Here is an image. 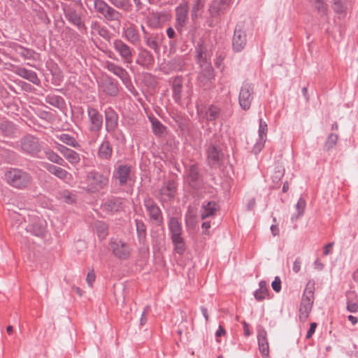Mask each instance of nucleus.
I'll list each match as a JSON object with an SVG mask.
<instances>
[{
    "label": "nucleus",
    "mask_w": 358,
    "mask_h": 358,
    "mask_svg": "<svg viewBox=\"0 0 358 358\" xmlns=\"http://www.w3.org/2000/svg\"><path fill=\"white\" fill-rule=\"evenodd\" d=\"M94 0L95 12L100 14L105 20L116 24L110 27L114 30H119L122 13L120 11L130 12L133 5L131 0Z\"/></svg>",
    "instance_id": "nucleus-1"
},
{
    "label": "nucleus",
    "mask_w": 358,
    "mask_h": 358,
    "mask_svg": "<svg viewBox=\"0 0 358 358\" xmlns=\"http://www.w3.org/2000/svg\"><path fill=\"white\" fill-rule=\"evenodd\" d=\"M87 138L89 143L92 145L95 143L100 137L103 125V117L96 108L90 105L87 106Z\"/></svg>",
    "instance_id": "nucleus-2"
},
{
    "label": "nucleus",
    "mask_w": 358,
    "mask_h": 358,
    "mask_svg": "<svg viewBox=\"0 0 358 358\" xmlns=\"http://www.w3.org/2000/svg\"><path fill=\"white\" fill-rule=\"evenodd\" d=\"M4 176L9 185L18 189L27 188L32 180V178L29 173L17 168L9 169L5 172Z\"/></svg>",
    "instance_id": "nucleus-3"
},
{
    "label": "nucleus",
    "mask_w": 358,
    "mask_h": 358,
    "mask_svg": "<svg viewBox=\"0 0 358 358\" xmlns=\"http://www.w3.org/2000/svg\"><path fill=\"white\" fill-rule=\"evenodd\" d=\"M20 146L22 153L33 157L43 159L42 152L44 148L38 138L27 134L20 140Z\"/></svg>",
    "instance_id": "nucleus-4"
},
{
    "label": "nucleus",
    "mask_w": 358,
    "mask_h": 358,
    "mask_svg": "<svg viewBox=\"0 0 358 358\" xmlns=\"http://www.w3.org/2000/svg\"><path fill=\"white\" fill-rule=\"evenodd\" d=\"M16 220L19 224L28 222L29 224L26 226L25 229L27 231L31 233L33 235L41 237L44 235L46 228V222L44 220L34 215H27L26 217L24 215H16Z\"/></svg>",
    "instance_id": "nucleus-5"
},
{
    "label": "nucleus",
    "mask_w": 358,
    "mask_h": 358,
    "mask_svg": "<svg viewBox=\"0 0 358 358\" xmlns=\"http://www.w3.org/2000/svg\"><path fill=\"white\" fill-rule=\"evenodd\" d=\"M206 160L208 165L213 169L219 168L224 158V153L217 141H210L206 145Z\"/></svg>",
    "instance_id": "nucleus-6"
},
{
    "label": "nucleus",
    "mask_w": 358,
    "mask_h": 358,
    "mask_svg": "<svg viewBox=\"0 0 358 358\" xmlns=\"http://www.w3.org/2000/svg\"><path fill=\"white\" fill-rule=\"evenodd\" d=\"M314 283L310 284L309 282L304 290L301 298L299 308V318L301 321H305L310 313L314 302Z\"/></svg>",
    "instance_id": "nucleus-7"
},
{
    "label": "nucleus",
    "mask_w": 358,
    "mask_h": 358,
    "mask_svg": "<svg viewBox=\"0 0 358 358\" xmlns=\"http://www.w3.org/2000/svg\"><path fill=\"white\" fill-rule=\"evenodd\" d=\"M143 205L148 213L150 222L157 227L163 226V213L155 200L152 197L146 196L143 199Z\"/></svg>",
    "instance_id": "nucleus-8"
},
{
    "label": "nucleus",
    "mask_w": 358,
    "mask_h": 358,
    "mask_svg": "<svg viewBox=\"0 0 358 358\" xmlns=\"http://www.w3.org/2000/svg\"><path fill=\"white\" fill-rule=\"evenodd\" d=\"M112 46L127 66L131 64L135 53V50L132 47L120 38L113 40Z\"/></svg>",
    "instance_id": "nucleus-9"
},
{
    "label": "nucleus",
    "mask_w": 358,
    "mask_h": 358,
    "mask_svg": "<svg viewBox=\"0 0 358 358\" xmlns=\"http://www.w3.org/2000/svg\"><path fill=\"white\" fill-rule=\"evenodd\" d=\"M255 88L252 83L244 82L240 89L238 103L241 109L245 111L250 108L254 99Z\"/></svg>",
    "instance_id": "nucleus-10"
},
{
    "label": "nucleus",
    "mask_w": 358,
    "mask_h": 358,
    "mask_svg": "<svg viewBox=\"0 0 358 358\" xmlns=\"http://www.w3.org/2000/svg\"><path fill=\"white\" fill-rule=\"evenodd\" d=\"M86 181L89 190L92 192H96L108 185V178L100 172L92 171L87 173Z\"/></svg>",
    "instance_id": "nucleus-11"
},
{
    "label": "nucleus",
    "mask_w": 358,
    "mask_h": 358,
    "mask_svg": "<svg viewBox=\"0 0 358 358\" xmlns=\"http://www.w3.org/2000/svg\"><path fill=\"white\" fill-rule=\"evenodd\" d=\"M174 27L180 34L184 32L188 20L189 6L187 2L180 3L176 8Z\"/></svg>",
    "instance_id": "nucleus-12"
},
{
    "label": "nucleus",
    "mask_w": 358,
    "mask_h": 358,
    "mask_svg": "<svg viewBox=\"0 0 358 358\" xmlns=\"http://www.w3.org/2000/svg\"><path fill=\"white\" fill-rule=\"evenodd\" d=\"M110 247L113 254L118 259L125 260L129 258L131 254L130 247L124 242L119 239L110 241Z\"/></svg>",
    "instance_id": "nucleus-13"
},
{
    "label": "nucleus",
    "mask_w": 358,
    "mask_h": 358,
    "mask_svg": "<svg viewBox=\"0 0 358 358\" xmlns=\"http://www.w3.org/2000/svg\"><path fill=\"white\" fill-rule=\"evenodd\" d=\"M64 13L66 20L76 26L80 32L83 33L87 31V27L84 21L75 8L71 7L67 8L64 10Z\"/></svg>",
    "instance_id": "nucleus-14"
},
{
    "label": "nucleus",
    "mask_w": 358,
    "mask_h": 358,
    "mask_svg": "<svg viewBox=\"0 0 358 358\" xmlns=\"http://www.w3.org/2000/svg\"><path fill=\"white\" fill-rule=\"evenodd\" d=\"M105 129L106 131H113L114 129H117L119 125V115L111 106L105 108Z\"/></svg>",
    "instance_id": "nucleus-15"
},
{
    "label": "nucleus",
    "mask_w": 358,
    "mask_h": 358,
    "mask_svg": "<svg viewBox=\"0 0 358 358\" xmlns=\"http://www.w3.org/2000/svg\"><path fill=\"white\" fill-rule=\"evenodd\" d=\"M164 39V36L161 32H152L143 37L145 44L158 54L160 52L161 45Z\"/></svg>",
    "instance_id": "nucleus-16"
},
{
    "label": "nucleus",
    "mask_w": 358,
    "mask_h": 358,
    "mask_svg": "<svg viewBox=\"0 0 358 358\" xmlns=\"http://www.w3.org/2000/svg\"><path fill=\"white\" fill-rule=\"evenodd\" d=\"M187 181L189 185L195 189H199L202 186V176L196 164L190 165L187 170Z\"/></svg>",
    "instance_id": "nucleus-17"
},
{
    "label": "nucleus",
    "mask_w": 358,
    "mask_h": 358,
    "mask_svg": "<svg viewBox=\"0 0 358 358\" xmlns=\"http://www.w3.org/2000/svg\"><path fill=\"white\" fill-rule=\"evenodd\" d=\"M131 166L127 164L119 165L113 172V178L118 181L119 185L122 187L127 185L131 176Z\"/></svg>",
    "instance_id": "nucleus-18"
},
{
    "label": "nucleus",
    "mask_w": 358,
    "mask_h": 358,
    "mask_svg": "<svg viewBox=\"0 0 358 358\" xmlns=\"http://www.w3.org/2000/svg\"><path fill=\"white\" fill-rule=\"evenodd\" d=\"M247 43L245 32L237 27L235 28L232 38V48L234 51L239 52L242 51Z\"/></svg>",
    "instance_id": "nucleus-19"
},
{
    "label": "nucleus",
    "mask_w": 358,
    "mask_h": 358,
    "mask_svg": "<svg viewBox=\"0 0 358 358\" xmlns=\"http://www.w3.org/2000/svg\"><path fill=\"white\" fill-rule=\"evenodd\" d=\"M113 152V145L106 136L98 148L97 157L101 160H109L112 157Z\"/></svg>",
    "instance_id": "nucleus-20"
},
{
    "label": "nucleus",
    "mask_w": 358,
    "mask_h": 358,
    "mask_svg": "<svg viewBox=\"0 0 358 358\" xmlns=\"http://www.w3.org/2000/svg\"><path fill=\"white\" fill-rule=\"evenodd\" d=\"M100 87L103 92L109 96H116L119 93L117 81L112 77H108L104 79L101 82Z\"/></svg>",
    "instance_id": "nucleus-21"
},
{
    "label": "nucleus",
    "mask_w": 358,
    "mask_h": 358,
    "mask_svg": "<svg viewBox=\"0 0 358 358\" xmlns=\"http://www.w3.org/2000/svg\"><path fill=\"white\" fill-rule=\"evenodd\" d=\"M268 131L267 123L262 118L259 119V141L256 143L254 146V151L255 154L259 152L264 147V143L266 140V134Z\"/></svg>",
    "instance_id": "nucleus-22"
},
{
    "label": "nucleus",
    "mask_w": 358,
    "mask_h": 358,
    "mask_svg": "<svg viewBox=\"0 0 358 358\" xmlns=\"http://www.w3.org/2000/svg\"><path fill=\"white\" fill-rule=\"evenodd\" d=\"M182 83L183 80L181 76H177L172 80V98L178 104H180L182 102Z\"/></svg>",
    "instance_id": "nucleus-23"
},
{
    "label": "nucleus",
    "mask_w": 358,
    "mask_h": 358,
    "mask_svg": "<svg viewBox=\"0 0 358 358\" xmlns=\"http://www.w3.org/2000/svg\"><path fill=\"white\" fill-rule=\"evenodd\" d=\"M136 62L144 68L149 69L154 64L155 57L150 50L143 48L140 50Z\"/></svg>",
    "instance_id": "nucleus-24"
},
{
    "label": "nucleus",
    "mask_w": 358,
    "mask_h": 358,
    "mask_svg": "<svg viewBox=\"0 0 358 358\" xmlns=\"http://www.w3.org/2000/svg\"><path fill=\"white\" fill-rule=\"evenodd\" d=\"M230 0H213L209 6V13L213 17L224 13L229 5Z\"/></svg>",
    "instance_id": "nucleus-25"
},
{
    "label": "nucleus",
    "mask_w": 358,
    "mask_h": 358,
    "mask_svg": "<svg viewBox=\"0 0 358 358\" xmlns=\"http://www.w3.org/2000/svg\"><path fill=\"white\" fill-rule=\"evenodd\" d=\"M257 341L259 350L263 357L266 358L268 356L269 348L267 339V333L264 328L258 329Z\"/></svg>",
    "instance_id": "nucleus-26"
},
{
    "label": "nucleus",
    "mask_w": 358,
    "mask_h": 358,
    "mask_svg": "<svg viewBox=\"0 0 358 358\" xmlns=\"http://www.w3.org/2000/svg\"><path fill=\"white\" fill-rule=\"evenodd\" d=\"M220 209L219 205L214 201H203L201 208V217L205 220L215 215Z\"/></svg>",
    "instance_id": "nucleus-27"
},
{
    "label": "nucleus",
    "mask_w": 358,
    "mask_h": 358,
    "mask_svg": "<svg viewBox=\"0 0 358 358\" xmlns=\"http://www.w3.org/2000/svg\"><path fill=\"white\" fill-rule=\"evenodd\" d=\"M103 210L112 213H117L122 208V199L120 197L112 196L106 199L102 204Z\"/></svg>",
    "instance_id": "nucleus-28"
},
{
    "label": "nucleus",
    "mask_w": 358,
    "mask_h": 358,
    "mask_svg": "<svg viewBox=\"0 0 358 358\" xmlns=\"http://www.w3.org/2000/svg\"><path fill=\"white\" fill-rule=\"evenodd\" d=\"M196 59L200 64L207 62L209 57L208 47L203 39L200 38L195 46Z\"/></svg>",
    "instance_id": "nucleus-29"
},
{
    "label": "nucleus",
    "mask_w": 358,
    "mask_h": 358,
    "mask_svg": "<svg viewBox=\"0 0 358 358\" xmlns=\"http://www.w3.org/2000/svg\"><path fill=\"white\" fill-rule=\"evenodd\" d=\"M122 36L127 41L134 45H137L141 41L138 31L133 24H131L127 28H124Z\"/></svg>",
    "instance_id": "nucleus-30"
},
{
    "label": "nucleus",
    "mask_w": 358,
    "mask_h": 358,
    "mask_svg": "<svg viewBox=\"0 0 358 358\" xmlns=\"http://www.w3.org/2000/svg\"><path fill=\"white\" fill-rule=\"evenodd\" d=\"M106 67L108 71L117 76L122 83L124 81H127V79L130 77L129 73L125 69L115 63L107 62Z\"/></svg>",
    "instance_id": "nucleus-31"
},
{
    "label": "nucleus",
    "mask_w": 358,
    "mask_h": 358,
    "mask_svg": "<svg viewBox=\"0 0 358 358\" xmlns=\"http://www.w3.org/2000/svg\"><path fill=\"white\" fill-rule=\"evenodd\" d=\"M42 156L43 159L47 158L52 163L62 166H66V163L64 159L49 147L44 148L42 152Z\"/></svg>",
    "instance_id": "nucleus-32"
},
{
    "label": "nucleus",
    "mask_w": 358,
    "mask_h": 358,
    "mask_svg": "<svg viewBox=\"0 0 358 358\" xmlns=\"http://www.w3.org/2000/svg\"><path fill=\"white\" fill-rule=\"evenodd\" d=\"M166 35L170 39L169 45L171 47H175L178 45L180 41H184V32H181L180 34L174 27H169L166 30Z\"/></svg>",
    "instance_id": "nucleus-33"
},
{
    "label": "nucleus",
    "mask_w": 358,
    "mask_h": 358,
    "mask_svg": "<svg viewBox=\"0 0 358 358\" xmlns=\"http://www.w3.org/2000/svg\"><path fill=\"white\" fill-rule=\"evenodd\" d=\"M182 234H180L170 236L171 242L173 245L174 251L180 255H182L186 250L185 239L182 236Z\"/></svg>",
    "instance_id": "nucleus-34"
},
{
    "label": "nucleus",
    "mask_w": 358,
    "mask_h": 358,
    "mask_svg": "<svg viewBox=\"0 0 358 358\" xmlns=\"http://www.w3.org/2000/svg\"><path fill=\"white\" fill-rule=\"evenodd\" d=\"M16 73L22 78H24L34 84L38 85L40 82L35 71L27 69L24 67H18Z\"/></svg>",
    "instance_id": "nucleus-35"
},
{
    "label": "nucleus",
    "mask_w": 358,
    "mask_h": 358,
    "mask_svg": "<svg viewBox=\"0 0 358 358\" xmlns=\"http://www.w3.org/2000/svg\"><path fill=\"white\" fill-rule=\"evenodd\" d=\"M168 229L170 236L182 234V224L176 217H169L168 220Z\"/></svg>",
    "instance_id": "nucleus-36"
},
{
    "label": "nucleus",
    "mask_w": 358,
    "mask_h": 358,
    "mask_svg": "<svg viewBox=\"0 0 358 358\" xmlns=\"http://www.w3.org/2000/svg\"><path fill=\"white\" fill-rule=\"evenodd\" d=\"M45 168L50 173L54 175L61 180L66 179L67 176L69 175V172L65 169L52 164H47L45 166Z\"/></svg>",
    "instance_id": "nucleus-37"
},
{
    "label": "nucleus",
    "mask_w": 358,
    "mask_h": 358,
    "mask_svg": "<svg viewBox=\"0 0 358 358\" xmlns=\"http://www.w3.org/2000/svg\"><path fill=\"white\" fill-rule=\"evenodd\" d=\"M0 131L3 135L8 137H13L16 134L17 128L13 122L4 120L0 124Z\"/></svg>",
    "instance_id": "nucleus-38"
},
{
    "label": "nucleus",
    "mask_w": 358,
    "mask_h": 358,
    "mask_svg": "<svg viewBox=\"0 0 358 358\" xmlns=\"http://www.w3.org/2000/svg\"><path fill=\"white\" fill-rule=\"evenodd\" d=\"M221 115V109L216 105H210L206 111V119L208 122H213Z\"/></svg>",
    "instance_id": "nucleus-39"
},
{
    "label": "nucleus",
    "mask_w": 358,
    "mask_h": 358,
    "mask_svg": "<svg viewBox=\"0 0 358 358\" xmlns=\"http://www.w3.org/2000/svg\"><path fill=\"white\" fill-rule=\"evenodd\" d=\"M206 0H194V3L191 10V17L195 21L201 16V11L204 7Z\"/></svg>",
    "instance_id": "nucleus-40"
},
{
    "label": "nucleus",
    "mask_w": 358,
    "mask_h": 358,
    "mask_svg": "<svg viewBox=\"0 0 358 358\" xmlns=\"http://www.w3.org/2000/svg\"><path fill=\"white\" fill-rule=\"evenodd\" d=\"M14 48L15 52L22 57L25 59H34V55L36 54L35 51L32 49L25 48L20 44H15Z\"/></svg>",
    "instance_id": "nucleus-41"
},
{
    "label": "nucleus",
    "mask_w": 358,
    "mask_h": 358,
    "mask_svg": "<svg viewBox=\"0 0 358 358\" xmlns=\"http://www.w3.org/2000/svg\"><path fill=\"white\" fill-rule=\"evenodd\" d=\"M136 228V234L138 240L140 243H143L146 238V226L144 222L141 220L136 219L134 220Z\"/></svg>",
    "instance_id": "nucleus-42"
},
{
    "label": "nucleus",
    "mask_w": 358,
    "mask_h": 358,
    "mask_svg": "<svg viewBox=\"0 0 358 358\" xmlns=\"http://www.w3.org/2000/svg\"><path fill=\"white\" fill-rule=\"evenodd\" d=\"M94 230L101 240L105 239L108 235V225L103 221H96L94 223Z\"/></svg>",
    "instance_id": "nucleus-43"
},
{
    "label": "nucleus",
    "mask_w": 358,
    "mask_h": 358,
    "mask_svg": "<svg viewBox=\"0 0 358 358\" xmlns=\"http://www.w3.org/2000/svg\"><path fill=\"white\" fill-rule=\"evenodd\" d=\"M176 190V186L175 182L169 180L166 185L160 189V194L171 199L174 198Z\"/></svg>",
    "instance_id": "nucleus-44"
},
{
    "label": "nucleus",
    "mask_w": 358,
    "mask_h": 358,
    "mask_svg": "<svg viewBox=\"0 0 358 358\" xmlns=\"http://www.w3.org/2000/svg\"><path fill=\"white\" fill-rule=\"evenodd\" d=\"M259 288L255 292L254 296L257 301H262L266 298V296L268 294V289L266 282L264 280H261L259 283Z\"/></svg>",
    "instance_id": "nucleus-45"
},
{
    "label": "nucleus",
    "mask_w": 358,
    "mask_h": 358,
    "mask_svg": "<svg viewBox=\"0 0 358 358\" xmlns=\"http://www.w3.org/2000/svg\"><path fill=\"white\" fill-rule=\"evenodd\" d=\"M58 139L61 141L62 143H65L67 145L73 147L74 148H80V144L78 142V141L71 135L69 134H62L57 136Z\"/></svg>",
    "instance_id": "nucleus-46"
},
{
    "label": "nucleus",
    "mask_w": 358,
    "mask_h": 358,
    "mask_svg": "<svg viewBox=\"0 0 358 358\" xmlns=\"http://www.w3.org/2000/svg\"><path fill=\"white\" fill-rule=\"evenodd\" d=\"M62 155L71 164H77L80 161V155L69 148L62 153Z\"/></svg>",
    "instance_id": "nucleus-47"
},
{
    "label": "nucleus",
    "mask_w": 358,
    "mask_h": 358,
    "mask_svg": "<svg viewBox=\"0 0 358 358\" xmlns=\"http://www.w3.org/2000/svg\"><path fill=\"white\" fill-rule=\"evenodd\" d=\"M45 101L47 103L57 108H60L64 103V100L62 96L55 94L47 95L45 97Z\"/></svg>",
    "instance_id": "nucleus-48"
},
{
    "label": "nucleus",
    "mask_w": 358,
    "mask_h": 358,
    "mask_svg": "<svg viewBox=\"0 0 358 358\" xmlns=\"http://www.w3.org/2000/svg\"><path fill=\"white\" fill-rule=\"evenodd\" d=\"M153 133L157 136H162L166 131V127L157 118L151 120Z\"/></svg>",
    "instance_id": "nucleus-49"
},
{
    "label": "nucleus",
    "mask_w": 358,
    "mask_h": 358,
    "mask_svg": "<svg viewBox=\"0 0 358 358\" xmlns=\"http://www.w3.org/2000/svg\"><path fill=\"white\" fill-rule=\"evenodd\" d=\"M306 203L304 199L302 197L299 198L298 200L295 208L297 210V215H292L291 220L292 221H294L296 219H298L299 217H301L303 213L306 208Z\"/></svg>",
    "instance_id": "nucleus-50"
},
{
    "label": "nucleus",
    "mask_w": 358,
    "mask_h": 358,
    "mask_svg": "<svg viewBox=\"0 0 358 358\" xmlns=\"http://www.w3.org/2000/svg\"><path fill=\"white\" fill-rule=\"evenodd\" d=\"M332 8L338 14H345L346 0H334Z\"/></svg>",
    "instance_id": "nucleus-51"
},
{
    "label": "nucleus",
    "mask_w": 358,
    "mask_h": 358,
    "mask_svg": "<svg viewBox=\"0 0 358 358\" xmlns=\"http://www.w3.org/2000/svg\"><path fill=\"white\" fill-rule=\"evenodd\" d=\"M338 138V137L337 134H330L324 143V150L326 151L331 150L336 145Z\"/></svg>",
    "instance_id": "nucleus-52"
},
{
    "label": "nucleus",
    "mask_w": 358,
    "mask_h": 358,
    "mask_svg": "<svg viewBox=\"0 0 358 358\" xmlns=\"http://www.w3.org/2000/svg\"><path fill=\"white\" fill-rule=\"evenodd\" d=\"M59 198L64 202L71 204L76 201V196L68 190L62 191L59 193Z\"/></svg>",
    "instance_id": "nucleus-53"
},
{
    "label": "nucleus",
    "mask_w": 358,
    "mask_h": 358,
    "mask_svg": "<svg viewBox=\"0 0 358 358\" xmlns=\"http://www.w3.org/2000/svg\"><path fill=\"white\" fill-rule=\"evenodd\" d=\"M113 138L117 141L120 143H125L126 137L123 131L120 129H114L113 131H106Z\"/></svg>",
    "instance_id": "nucleus-54"
},
{
    "label": "nucleus",
    "mask_w": 358,
    "mask_h": 358,
    "mask_svg": "<svg viewBox=\"0 0 358 358\" xmlns=\"http://www.w3.org/2000/svg\"><path fill=\"white\" fill-rule=\"evenodd\" d=\"M313 5L315 10L322 17L327 15V5L323 0L319 2H314Z\"/></svg>",
    "instance_id": "nucleus-55"
},
{
    "label": "nucleus",
    "mask_w": 358,
    "mask_h": 358,
    "mask_svg": "<svg viewBox=\"0 0 358 358\" xmlns=\"http://www.w3.org/2000/svg\"><path fill=\"white\" fill-rule=\"evenodd\" d=\"M148 24L152 28H158L160 26V17L154 15L148 19Z\"/></svg>",
    "instance_id": "nucleus-56"
},
{
    "label": "nucleus",
    "mask_w": 358,
    "mask_h": 358,
    "mask_svg": "<svg viewBox=\"0 0 358 358\" xmlns=\"http://www.w3.org/2000/svg\"><path fill=\"white\" fill-rule=\"evenodd\" d=\"M98 34L101 37L107 41H110V39L111 38V34L110 31L105 27H99L98 29Z\"/></svg>",
    "instance_id": "nucleus-57"
},
{
    "label": "nucleus",
    "mask_w": 358,
    "mask_h": 358,
    "mask_svg": "<svg viewBox=\"0 0 358 358\" xmlns=\"http://www.w3.org/2000/svg\"><path fill=\"white\" fill-rule=\"evenodd\" d=\"M122 83L124 85L125 87L134 96H136L138 94L137 91L136 90L134 86L131 83L130 77L127 79V81H124Z\"/></svg>",
    "instance_id": "nucleus-58"
},
{
    "label": "nucleus",
    "mask_w": 358,
    "mask_h": 358,
    "mask_svg": "<svg viewBox=\"0 0 358 358\" xmlns=\"http://www.w3.org/2000/svg\"><path fill=\"white\" fill-rule=\"evenodd\" d=\"M273 289L276 292H280L281 290V280L280 277L275 276L274 280L271 283Z\"/></svg>",
    "instance_id": "nucleus-59"
},
{
    "label": "nucleus",
    "mask_w": 358,
    "mask_h": 358,
    "mask_svg": "<svg viewBox=\"0 0 358 358\" xmlns=\"http://www.w3.org/2000/svg\"><path fill=\"white\" fill-rule=\"evenodd\" d=\"M95 278H96V275L94 273V271H91L88 272V273L87 275V278H86V281H87V284L89 285V286H90V287L92 286L93 282L95 280Z\"/></svg>",
    "instance_id": "nucleus-60"
},
{
    "label": "nucleus",
    "mask_w": 358,
    "mask_h": 358,
    "mask_svg": "<svg viewBox=\"0 0 358 358\" xmlns=\"http://www.w3.org/2000/svg\"><path fill=\"white\" fill-rule=\"evenodd\" d=\"M316 327L317 324L315 322L310 323L309 329L308 330L306 336V338H310L312 337L315 331Z\"/></svg>",
    "instance_id": "nucleus-61"
},
{
    "label": "nucleus",
    "mask_w": 358,
    "mask_h": 358,
    "mask_svg": "<svg viewBox=\"0 0 358 358\" xmlns=\"http://www.w3.org/2000/svg\"><path fill=\"white\" fill-rule=\"evenodd\" d=\"M301 260L300 257H297L293 263L292 271L298 273L301 269Z\"/></svg>",
    "instance_id": "nucleus-62"
},
{
    "label": "nucleus",
    "mask_w": 358,
    "mask_h": 358,
    "mask_svg": "<svg viewBox=\"0 0 358 358\" xmlns=\"http://www.w3.org/2000/svg\"><path fill=\"white\" fill-rule=\"evenodd\" d=\"M150 310V306H146L144 308L143 312L142 313L141 317L140 320V324L141 326L144 325L147 322V317L145 316V314L148 313Z\"/></svg>",
    "instance_id": "nucleus-63"
},
{
    "label": "nucleus",
    "mask_w": 358,
    "mask_h": 358,
    "mask_svg": "<svg viewBox=\"0 0 358 358\" xmlns=\"http://www.w3.org/2000/svg\"><path fill=\"white\" fill-rule=\"evenodd\" d=\"M347 309L351 313H355L358 310V304L356 303H348Z\"/></svg>",
    "instance_id": "nucleus-64"
}]
</instances>
